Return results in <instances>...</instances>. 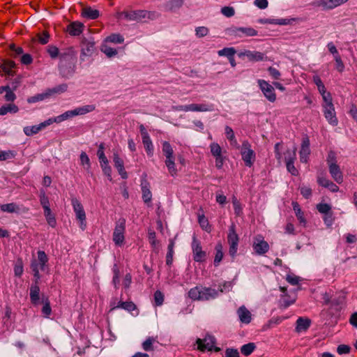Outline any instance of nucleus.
<instances>
[{
  "label": "nucleus",
  "mask_w": 357,
  "mask_h": 357,
  "mask_svg": "<svg viewBox=\"0 0 357 357\" xmlns=\"http://www.w3.org/2000/svg\"><path fill=\"white\" fill-rule=\"evenodd\" d=\"M95 108L96 107L93 105H84L77 107L73 110L66 111L62 114L59 115L54 118H50V120H51L52 124L53 123H60L74 116L84 115L87 113L91 112L95 110Z\"/></svg>",
  "instance_id": "obj_1"
},
{
  "label": "nucleus",
  "mask_w": 357,
  "mask_h": 357,
  "mask_svg": "<svg viewBox=\"0 0 357 357\" xmlns=\"http://www.w3.org/2000/svg\"><path fill=\"white\" fill-rule=\"evenodd\" d=\"M158 16V15L155 12H151L143 10L123 11L119 14V17L121 20L136 22H139L146 18L154 20L157 18Z\"/></svg>",
  "instance_id": "obj_2"
},
{
  "label": "nucleus",
  "mask_w": 357,
  "mask_h": 357,
  "mask_svg": "<svg viewBox=\"0 0 357 357\" xmlns=\"http://www.w3.org/2000/svg\"><path fill=\"white\" fill-rule=\"evenodd\" d=\"M47 261V257L45 252L40 250L38 252V259H33L31 261V268L36 280L40 279V276L39 272L40 271H44Z\"/></svg>",
  "instance_id": "obj_3"
},
{
  "label": "nucleus",
  "mask_w": 357,
  "mask_h": 357,
  "mask_svg": "<svg viewBox=\"0 0 357 357\" xmlns=\"http://www.w3.org/2000/svg\"><path fill=\"white\" fill-rule=\"evenodd\" d=\"M241 153L242 159L248 167H252L255 160V153L251 149V145L247 141L242 144Z\"/></svg>",
  "instance_id": "obj_4"
},
{
  "label": "nucleus",
  "mask_w": 357,
  "mask_h": 357,
  "mask_svg": "<svg viewBox=\"0 0 357 357\" xmlns=\"http://www.w3.org/2000/svg\"><path fill=\"white\" fill-rule=\"evenodd\" d=\"M126 230V221L124 219L119 220L113 232V241L116 245L121 246L123 244Z\"/></svg>",
  "instance_id": "obj_5"
},
{
  "label": "nucleus",
  "mask_w": 357,
  "mask_h": 357,
  "mask_svg": "<svg viewBox=\"0 0 357 357\" xmlns=\"http://www.w3.org/2000/svg\"><path fill=\"white\" fill-rule=\"evenodd\" d=\"M227 33L229 36L241 38L243 36H255L257 35V31L252 27H231L227 30Z\"/></svg>",
  "instance_id": "obj_6"
},
{
  "label": "nucleus",
  "mask_w": 357,
  "mask_h": 357,
  "mask_svg": "<svg viewBox=\"0 0 357 357\" xmlns=\"http://www.w3.org/2000/svg\"><path fill=\"white\" fill-rule=\"evenodd\" d=\"M72 205L77 219L79 221V226L82 230L86 228V213L80 202L76 199H72Z\"/></svg>",
  "instance_id": "obj_7"
},
{
  "label": "nucleus",
  "mask_w": 357,
  "mask_h": 357,
  "mask_svg": "<svg viewBox=\"0 0 357 357\" xmlns=\"http://www.w3.org/2000/svg\"><path fill=\"white\" fill-rule=\"evenodd\" d=\"M227 241L229 245V252L232 257L235 256L239 241V238L236 232L235 225L232 224L229 228V233L227 235Z\"/></svg>",
  "instance_id": "obj_8"
},
{
  "label": "nucleus",
  "mask_w": 357,
  "mask_h": 357,
  "mask_svg": "<svg viewBox=\"0 0 357 357\" xmlns=\"http://www.w3.org/2000/svg\"><path fill=\"white\" fill-rule=\"evenodd\" d=\"M257 83L264 96L271 102L276 100V94L273 86L264 79H258Z\"/></svg>",
  "instance_id": "obj_9"
},
{
  "label": "nucleus",
  "mask_w": 357,
  "mask_h": 357,
  "mask_svg": "<svg viewBox=\"0 0 357 357\" xmlns=\"http://www.w3.org/2000/svg\"><path fill=\"white\" fill-rule=\"evenodd\" d=\"M348 1L349 0H315L313 4L315 6L321 7L325 10H331L344 4Z\"/></svg>",
  "instance_id": "obj_10"
},
{
  "label": "nucleus",
  "mask_w": 357,
  "mask_h": 357,
  "mask_svg": "<svg viewBox=\"0 0 357 357\" xmlns=\"http://www.w3.org/2000/svg\"><path fill=\"white\" fill-rule=\"evenodd\" d=\"M252 247L255 252L259 255L265 254L269 249L268 243L260 235L255 237Z\"/></svg>",
  "instance_id": "obj_11"
},
{
  "label": "nucleus",
  "mask_w": 357,
  "mask_h": 357,
  "mask_svg": "<svg viewBox=\"0 0 357 357\" xmlns=\"http://www.w3.org/2000/svg\"><path fill=\"white\" fill-rule=\"evenodd\" d=\"M193 259L196 261H203L206 259V252L202 250L200 242L194 236L192 243Z\"/></svg>",
  "instance_id": "obj_12"
},
{
  "label": "nucleus",
  "mask_w": 357,
  "mask_h": 357,
  "mask_svg": "<svg viewBox=\"0 0 357 357\" xmlns=\"http://www.w3.org/2000/svg\"><path fill=\"white\" fill-rule=\"evenodd\" d=\"M51 124V120L48 119L47 120L40 123L38 125L26 126L24 128L23 131L26 136H32L33 135L38 134L40 130L45 129L46 127L50 126Z\"/></svg>",
  "instance_id": "obj_13"
},
{
  "label": "nucleus",
  "mask_w": 357,
  "mask_h": 357,
  "mask_svg": "<svg viewBox=\"0 0 357 357\" xmlns=\"http://www.w3.org/2000/svg\"><path fill=\"white\" fill-rule=\"evenodd\" d=\"M287 153L289 154V158H286L287 169L292 175H298V172L294 165L296 158V148L294 147L293 150H287Z\"/></svg>",
  "instance_id": "obj_14"
},
{
  "label": "nucleus",
  "mask_w": 357,
  "mask_h": 357,
  "mask_svg": "<svg viewBox=\"0 0 357 357\" xmlns=\"http://www.w3.org/2000/svg\"><path fill=\"white\" fill-rule=\"evenodd\" d=\"M323 112L324 117L329 124L335 126L338 123V120L336 116V112L334 105L323 107Z\"/></svg>",
  "instance_id": "obj_15"
},
{
  "label": "nucleus",
  "mask_w": 357,
  "mask_h": 357,
  "mask_svg": "<svg viewBox=\"0 0 357 357\" xmlns=\"http://www.w3.org/2000/svg\"><path fill=\"white\" fill-rule=\"evenodd\" d=\"M215 342L213 336H206L204 339H197V344L198 349L201 351L208 350L211 351L214 347Z\"/></svg>",
  "instance_id": "obj_16"
},
{
  "label": "nucleus",
  "mask_w": 357,
  "mask_h": 357,
  "mask_svg": "<svg viewBox=\"0 0 357 357\" xmlns=\"http://www.w3.org/2000/svg\"><path fill=\"white\" fill-rule=\"evenodd\" d=\"M95 50L93 42L85 40L82 44L80 59L84 61L86 57L91 56Z\"/></svg>",
  "instance_id": "obj_17"
},
{
  "label": "nucleus",
  "mask_w": 357,
  "mask_h": 357,
  "mask_svg": "<svg viewBox=\"0 0 357 357\" xmlns=\"http://www.w3.org/2000/svg\"><path fill=\"white\" fill-rule=\"evenodd\" d=\"M328 170L331 176L337 183L343 182V174L337 163H331L328 166Z\"/></svg>",
  "instance_id": "obj_18"
},
{
  "label": "nucleus",
  "mask_w": 357,
  "mask_h": 357,
  "mask_svg": "<svg viewBox=\"0 0 357 357\" xmlns=\"http://www.w3.org/2000/svg\"><path fill=\"white\" fill-rule=\"evenodd\" d=\"M239 57H246L251 61H259L264 59V54L257 51L245 50L239 53Z\"/></svg>",
  "instance_id": "obj_19"
},
{
  "label": "nucleus",
  "mask_w": 357,
  "mask_h": 357,
  "mask_svg": "<svg viewBox=\"0 0 357 357\" xmlns=\"http://www.w3.org/2000/svg\"><path fill=\"white\" fill-rule=\"evenodd\" d=\"M113 162L114 167L117 169L119 174L123 178H127L128 174L124 169L123 160L119 157L117 152L113 153Z\"/></svg>",
  "instance_id": "obj_20"
},
{
  "label": "nucleus",
  "mask_w": 357,
  "mask_h": 357,
  "mask_svg": "<svg viewBox=\"0 0 357 357\" xmlns=\"http://www.w3.org/2000/svg\"><path fill=\"white\" fill-rule=\"evenodd\" d=\"M300 154V160L302 162H307L310 154V141L308 138H304L302 142Z\"/></svg>",
  "instance_id": "obj_21"
},
{
  "label": "nucleus",
  "mask_w": 357,
  "mask_h": 357,
  "mask_svg": "<svg viewBox=\"0 0 357 357\" xmlns=\"http://www.w3.org/2000/svg\"><path fill=\"white\" fill-rule=\"evenodd\" d=\"M236 312L241 323L248 324L251 322L252 314L244 305L241 306Z\"/></svg>",
  "instance_id": "obj_22"
},
{
  "label": "nucleus",
  "mask_w": 357,
  "mask_h": 357,
  "mask_svg": "<svg viewBox=\"0 0 357 357\" xmlns=\"http://www.w3.org/2000/svg\"><path fill=\"white\" fill-rule=\"evenodd\" d=\"M201 301L214 299L218 296V291L210 287H201Z\"/></svg>",
  "instance_id": "obj_23"
},
{
  "label": "nucleus",
  "mask_w": 357,
  "mask_h": 357,
  "mask_svg": "<svg viewBox=\"0 0 357 357\" xmlns=\"http://www.w3.org/2000/svg\"><path fill=\"white\" fill-rule=\"evenodd\" d=\"M187 112H211L213 106L206 104H190L186 105Z\"/></svg>",
  "instance_id": "obj_24"
},
{
  "label": "nucleus",
  "mask_w": 357,
  "mask_h": 357,
  "mask_svg": "<svg viewBox=\"0 0 357 357\" xmlns=\"http://www.w3.org/2000/svg\"><path fill=\"white\" fill-rule=\"evenodd\" d=\"M311 324L310 319L304 317H299L296 321V331L298 333L306 331Z\"/></svg>",
  "instance_id": "obj_25"
},
{
  "label": "nucleus",
  "mask_w": 357,
  "mask_h": 357,
  "mask_svg": "<svg viewBox=\"0 0 357 357\" xmlns=\"http://www.w3.org/2000/svg\"><path fill=\"white\" fill-rule=\"evenodd\" d=\"M84 28V24L79 22H73L70 24L68 26V31L72 36H78L79 35Z\"/></svg>",
  "instance_id": "obj_26"
},
{
  "label": "nucleus",
  "mask_w": 357,
  "mask_h": 357,
  "mask_svg": "<svg viewBox=\"0 0 357 357\" xmlns=\"http://www.w3.org/2000/svg\"><path fill=\"white\" fill-rule=\"evenodd\" d=\"M142 199L146 204H149L152 199V193L150 190V185L146 181L142 183Z\"/></svg>",
  "instance_id": "obj_27"
},
{
  "label": "nucleus",
  "mask_w": 357,
  "mask_h": 357,
  "mask_svg": "<svg viewBox=\"0 0 357 357\" xmlns=\"http://www.w3.org/2000/svg\"><path fill=\"white\" fill-rule=\"evenodd\" d=\"M183 0H162V6L165 10H174L181 6Z\"/></svg>",
  "instance_id": "obj_28"
},
{
  "label": "nucleus",
  "mask_w": 357,
  "mask_h": 357,
  "mask_svg": "<svg viewBox=\"0 0 357 357\" xmlns=\"http://www.w3.org/2000/svg\"><path fill=\"white\" fill-rule=\"evenodd\" d=\"M82 15L88 19L94 20L98 17L99 12L91 7H86L82 9Z\"/></svg>",
  "instance_id": "obj_29"
},
{
  "label": "nucleus",
  "mask_w": 357,
  "mask_h": 357,
  "mask_svg": "<svg viewBox=\"0 0 357 357\" xmlns=\"http://www.w3.org/2000/svg\"><path fill=\"white\" fill-rule=\"evenodd\" d=\"M293 209L295 212L296 216L298 218L300 224L303 225V226H305L306 225V220L304 217V213L301 211V208L299 206V204L297 202H293L292 203Z\"/></svg>",
  "instance_id": "obj_30"
},
{
  "label": "nucleus",
  "mask_w": 357,
  "mask_h": 357,
  "mask_svg": "<svg viewBox=\"0 0 357 357\" xmlns=\"http://www.w3.org/2000/svg\"><path fill=\"white\" fill-rule=\"evenodd\" d=\"M51 96V91H48L47 90L45 92L35 95L33 96L29 97L27 99V102L29 103H35L39 101H43L47 98H49Z\"/></svg>",
  "instance_id": "obj_31"
},
{
  "label": "nucleus",
  "mask_w": 357,
  "mask_h": 357,
  "mask_svg": "<svg viewBox=\"0 0 357 357\" xmlns=\"http://www.w3.org/2000/svg\"><path fill=\"white\" fill-rule=\"evenodd\" d=\"M0 209L2 212H6L9 213H19L20 207L15 203H9L6 204H2L0 206Z\"/></svg>",
  "instance_id": "obj_32"
},
{
  "label": "nucleus",
  "mask_w": 357,
  "mask_h": 357,
  "mask_svg": "<svg viewBox=\"0 0 357 357\" xmlns=\"http://www.w3.org/2000/svg\"><path fill=\"white\" fill-rule=\"evenodd\" d=\"M124 41V38L119 33H112L108 36L105 40V43H112L114 44H121Z\"/></svg>",
  "instance_id": "obj_33"
},
{
  "label": "nucleus",
  "mask_w": 357,
  "mask_h": 357,
  "mask_svg": "<svg viewBox=\"0 0 357 357\" xmlns=\"http://www.w3.org/2000/svg\"><path fill=\"white\" fill-rule=\"evenodd\" d=\"M15 62L12 61H6L1 66L0 71L3 72L8 75H13V68L15 67Z\"/></svg>",
  "instance_id": "obj_34"
},
{
  "label": "nucleus",
  "mask_w": 357,
  "mask_h": 357,
  "mask_svg": "<svg viewBox=\"0 0 357 357\" xmlns=\"http://www.w3.org/2000/svg\"><path fill=\"white\" fill-rule=\"evenodd\" d=\"M40 289L37 284L32 285L30 289V298L33 304L36 305L39 301Z\"/></svg>",
  "instance_id": "obj_35"
},
{
  "label": "nucleus",
  "mask_w": 357,
  "mask_h": 357,
  "mask_svg": "<svg viewBox=\"0 0 357 357\" xmlns=\"http://www.w3.org/2000/svg\"><path fill=\"white\" fill-rule=\"evenodd\" d=\"M100 50L109 58L113 57L117 54L116 50L109 47L105 42H103L102 44Z\"/></svg>",
  "instance_id": "obj_36"
},
{
  "label": "nucleus",
  "mask_w": 357,
  "mask_h": 357,
  "mask_svg": "<svg viewBox=\"0 0 357 357\" xmlns=\"http://www.w3.org/2000/svg\"><path fill=\"white\" fill-rule=\"evenodd\" d=\"M18 107L15 104H8L0 107V115H5L7 113H17Z\"/></svg>",
  "instance_id": "obj_37"
},
{
  "label": "nucleus",
  "mask_w": 357,
  "mask_h": 357,
  "mask_svg": "<svg viewBox=\"0 0 357 357\" xmlns=\"http://www.w3.org/2000/svg\"><path fill=\"white\" fill-rule=\"evenodd\" d=\"M165 162L169 174L173 176H175L177 173V169L174 162V157L165 158Z\"/></svg>",
  "instance_id": "obj_38"
},
{
  "label": "nucleus",
  "mask_w": 357,
  "mask_h": 357,
  "mask_svg": "<svg viewBox=\"0 0 357 357\" xmlns=\"http://www.w3.org/2000/svg\"><path fill=\"white\" fill-rule=\"evenodd\" d=\"M142 142L144 145L147 154L150 156L153 155V146L149 135L142 137Z\"/></svg>",
  "instance_id": "obj_39"
},
{
  "label": "nucleus",
  "mask_w": 357,
  "mask_h": 357,
  "mask_svg": "<svg viewBox=\"0 0 357 357\" xmlns=\"http://www.w3.org/2000/svg\"><path fill=\"white\" fill-rule=\"evenodd\" d=\"M222 245L221 243H218L215 245V256L214 259V264L215 266H218L219 263L221 261L223 257V252H222Z\"/></svg>",
  "instance_id": "obj_40"
},
{
  "label": "nucleus",
  "mask_w": 357,
  "mask_h": 357,
  "mask_svg": "<svg viewBox=\"0 0 357 357\" xmlns=\"http://www.w3.org/2000/svg\"><path fill=\"white\" fill-rule=\"evenodd\" d=\"M201 287H195L188 291V296L195 301H201Z\"/></svg>",
  "instance_id": "obj_41"
},
{
  "label": "nucleus",
  "mask_w": 357,
  "mask_h": 357,
  "mask_svg": "<svg viewBox=\"0 0 357 357\" xmlns=\"http://www.w3.org/2000/svg\"><path fill=\"white\" fill-rule=\"evenodd\" d=\"M156 342V339L153 337H149L143 343L142 348L146 351H153V344Z\"/></svg>",
  "instance_id": "obj_42"
},
{
  "label": "nucleus",
  "mask_w": 357,
  "mask_h": 357,
  "mask_svg": "<svg viewBox=\"0 0 357 357\" xmlns=\"http://www.w3.org/2000/svg\"><path fill=\"white\" fill-rule=\"evenodd\" d=\"M44 215L47 224L52 227H55L56 221L54 215L52 213L51 209L44 211Z\"/></svg>",
  "instance_id": "obj_43"
},
{
  "label": "nucleus",
  "mask_w": 357,
  "mask_h": 357,
  "mask_svg": "<svg viewBox=\"0 0 357 357\" xmlns=\"http://www.w3.org/2000/svg\"><path fill=\"white\" fill-rule=\"evenodd\" d=\"M16 152L11 150L0 151V161L13 159L15 157Z\"/></svg>",
  "instance_id": "obj_44"
},
{
  "label": "nucleus",
  "mask_w": 357,
  "mask_h": 357,
  "mask_svg": "<svg viewBox=\"0 0 357 357\" xmlns=\"http://www.w3.org/2000/svg\"><path fill=\"white\" fill-rule=\"evenodd\" d=\"M40 204L44 209V211L50 209V206H49L48 197L46 196L45 192L43 190H40Z\"/></svg>",
  "instance_id": "obj_45"
},
{
  "label": "nucleus",
  "mask_w": 357,
  "mask_h": 357,
  "mask_svg": "<svg viewBox=\"0 0 357 357\" xmlns=\"http://www.w3.org/2000/svg\"><path fill=\"white\" fill-rule=\"evenodd\" d=\"M162 152L165 156V158L174 157L173 149L170 144L167 142H164L162 143Z\"/></svg>",
  "instance_id": "obj_46"
},
{
  "label": "nucleus",
  "mask_w": 357,
  "mask_h": 357,
  "mask_svg": "<svg viewBox=\"0 0 357 357\" xmlns=\"http://www.w3.org/2000/svg\"><path fill=\"white\" fill-rule=\"evenodd\" d=\"M232 204L234 206V213L237 216L241 215L243 213V208L239 200L235 196H233L232 197Z\"/></svg>",
  "instance_id": "obj_47"
},
{
  "label": "nucleus",
  "mask_w": 357,
  "mask_h": 357,
  "mask_svg": "<svg viewBox=\"0 0 357 357\" xmlns=\"http://www.w3.org/2000/svg\"><path fill=\"white\" fill-rule=\"evenodd\" d=\"M174 243L172 240H170V243L168 245V252L166 256V263L167 265H171L173 261V254H174Z\"/></svg>",
  "instance_id": "obj_48"
},
{
  "label": "nucleus",
  "mask_w": 357,
  "mask_h": 357,
  "mask_svg": "<svg viewBox=\"0 0 357 357\" xmlns=\"http://www.w3.org/2000/svg\"><path fill=\"white\" fill-rule=\"evenodd\" d=\"M236 53V50L233 47H225L222 50H220L218 52V54L220 56H227L230 58L231 56H234Z\"/></svg>",
  "instance_id": "obj_49"
},
{
  "label": "nucleus",
  "mask_w": 357,
  "mask_h": 357,
  "mask_svg": "<svg viewBox=\"0 0 357 357\" xmlns=\"http://www.w3.org/2000/svg\"><path fill=\"white\" fill-rule=\"evenodd\" d=\"M81 165L86 170H89L91 167L90 160L85 152H82L79 156Z\"/></svg>",
  "instance_id": "obj_50"
},
{
  "label": "nucleus",
  "mask_w": 357,
  "mask_h": 357,
  "mask_svg": "<svg viewBox=\"0 0 357 357\" xmlns=\"http://www.w3.org/2000/svg\"><path fill=\"white\" fill-rule=\"evenodd\" d=\"M211 153L213 157L220 156L222 155V148L218 143L213 142L210 145Z\"/></svg>",
  "instance_id": "obj_51"
},
{
  "label": "nucleus",
  "mask_w": 357,
  "mask_h": 357,
  "mask_svg": "<svg viewBox=\"0 0 357 357\" xmlns=\"http://www.w3.org/2000/svg\"><path fill=\"white\" fill-rule=\"evenodd\" d=\"M255 348L254 343H248L241 347V351L243 355L249 356L254 351Z\"/></svg>",
  "instance_id": "obj_52"
},
{
  "label": "nucleus",
  "mask_w": 357,
  "mask_h": 357,
  "mask_svg": "<svg viewBox=\"0 0 357 357\" xmlns=\"http://www.w3.org/2000/svg\"><path fill=\"white\" fill-rule=\"evenodd\" d=\"M100 167L102 169L104 174H105L108 179L112 181V168L109 165V161L105 162L100 163Z\"/></svg>",
  "instance_id": "obj_53"
},
{
  "label": "nucleus",
  "mask_w": 357,
  "mask_h": 357,
  "mask_svg": "<svg viewBox=\"0 0 357 357\" xmlns=\"http://www.w3.org/2000/svg\"><path fill=\"white\" fill-rule=\"evenodd\" d=\"M116 307H121L128 311H133L135 310V305L132 302H119Z\"/></svg>",
  "instance_id": "obj_54"
},
{
  "label": "nucleus",
  "mask_w": 357,
  "mask_h": 357,
  "mask_svg": "<svg viewBox=\"0 0 357 357\" xmlns=\"http://www.w3.org/2000/svg\"><path fill=\"white\" fill-rule=\"evenodd\" d=\"M104 149H105L104 144H100V146H99V149L98 150V152H97V155L98 157L100 163H102V162H105H105L108 161L107 157L105 155Z\"/></svg>",
  "instance_id": "obj_55"
},
{
  "label": "nucleus",
  "mask_w": 357,
  "mask_h": 357,
  "mask_svg": "<svg viewBox=\"0 0 357 357\" xmlns=\"http://www.w3.org/2000/svg\"><path fill=\"white\" fill-rule=\"evenodd\" d=\"M14 273L16 276H21L23 273V264L21 259H18L14 266Z\"/></svg>",
  "instance_id": "obj_56"
},
{
  "label": "nucleus",
  "mask_w": 357,
  "mask_h": 357,
  "mask_svg": "<svg viewBox=\"0 0 357 357\" xmlns=\"http://www.w3.org/2000/svg\"><path fill=\"white\" fill-rule=\"evenodd\" d=\"M68 86L66 84L57 86L54 89H47L48 91H51V96L54 93H61L67 91Z\"/></svg>",
  "instance_id": "obj_57"
},
{
  "label": "nucleus",
  "mask_w": 357,
  "mask_h": 357,
  "mask_svg": "<svg viewBox=\"0 0 357 357\" xmlns=\"http://www.w3.org/2000/svg\"><path fill=\"white\" fill-rule=\"evenodd\" d=\"M209 30L206 26H198L195 29V34L198 38H202L208 35Z\"/></svg>",
  "instance_id": "obj_58"
},
{
  "label": "nucleus",
  "mask_w": 357,
  "mask_h": 357,
  "mask_svg": "<svg viewBox=\"0 0 357 357\" xmlns=\"http://www.w3.org/2000/svg\"><path fill=\"white\" fill-rule=\"evenodd\" d=\"M321 96L324 101L322 104V107L333 105L332 96L329 92H328L327 93H324Z\"/></svg>",
  "instance_id": "obj_59"
},
{
  "label": "nucleus",
  "mask_w": 357,
  "mask_h": 357,
  "mask_svg": "<svg viewBox=\"0 0 357 357\" xmlns=\"http://www.w3.org/2000/svg\"><path fill=\"white\" fill-rule=\"evenodd\" d=\"M317 209L321 213L327 214L331 209V207L328 204H319L317 205Z\"/></svg>",
  "instance_id": "obj_60"
},
{
  "label": "nucleus",
  "mask_w": 357,
  "mask_h": 357,
  "mask_svg": "<svg viewBox=\"0 0 357 357\" xmlns=\"http://www.w3.org/2000/svg\"><path fill=\"white\" fill-rule=\"evenodd\" d=\"M221 13L223 15L227 17H231L234 15L235 10L234 8L229 6H225L222 8Z\"/></svg>",
  "instance_id": "obj_61"
},
{
  "label": "nucleus",
  "mask_w": 357,
  "mask_h": 357,
  "mask_svg": "<svg viewBox=\"0 0 357 357\" xmlns=\"http://www.w3.org/2000/svg\"><path fill=\"white\" fill-rule=\"evenodd\" d=\"M334 60L335 61L336 64V69L340 72L342 73L344 70V65L343 63V61L341 59L340 55H338L337 56L334 57Z\"/></svg>",
  "instance_id": "obj_62"
},
{
  "label": "nucleus",
  "mask_w": 357,
  "mask_h": 357,
  "mask_svg": "<svg viewBox=\"0 0 357 357\" xmlns=\"http://www.w3.org/2000/svg\"><path fill=\"white\" fill-rule=\"evenodd\" d=\"M199 223L200 226L205 229L206 231H209V224L208 220L205 218L204 215L199 216Z\"/></svg>",
  "instance_id": "obj_63"
},
{
  "label": "nucleus",
  "mask_w": 357,
  "mask_h": 357,
  "mask_svg": "<svg viewBox=\"0 0 357 357\" xmlns=\"http://www.w3.org/2000/svg\"><path fill=\"white\" fill-rule=\"evenodd\" d=\"M268 71L269 73L270 76L273 79H280V77L281 76V73L276 68H275L273 67H269L268 68Z\"/></svg>",
  "instance_id": "obj_64"
}]
</instances>
